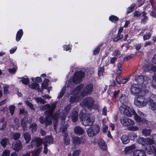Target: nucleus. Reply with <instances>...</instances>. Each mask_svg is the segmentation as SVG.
<instances>
[{"instance_id":"4c0bfd02","label":"nucleus","mask_w":156,"mask_h":156,"mask_svg":"<svg viewBox=\"0 0 156 156\" xmlns=\"http://www.w3.org/2000/svg\"><path fill=\"white\" fill-rule=\"evenodd\" d=\"M66 90V87L64 86L60 92L58 98H62L65 93Z\"/></svg>"},{"instance_id":"4be33fe9","label":"nucleus","mask_w":156,"mask_h":156,"mask_svg":"<svg viewBox=\"0 0 156 156\" xmlns=\"http://www.w3.org/2000/svg\"><path fill=\"white\" fill-rule=\"evenodd\" d=\"M137 142L140 144H141L144 147L146 145V139L142 137H139L136 140Z\"/></svg>"},{"instance_id":"f704fd0d","label":"nucleus","mask_w":156,"mask_h":156,"mask_svg":"<svg viewBox=\"0 0 156 156\" xmlns=\"http://www.w3.org/2000/svg\"><path fill=\"white\" fill-rule=\"evenodd\" d=\"M37 128V125L35 123H32L29 126V129L33 133L35 132Z\"/></svg>"},{"instance_id":"473e14b6","label":"nucleus","mask_w":156,"mask_h":156,"mask_svg":"<svg viewBox=\"0 0 156 156\" xmlns=\"http://www.w3.org/2000/svg\"><path fill=\"white\" fill-rule=\"evenodd\" d=\"M141 14L142 18L141 19V22L142 23H145L148 20V17L146 16V13L145 12H143Z\"/></svg>"},{"instance_id":"f03ea898","label":"nucleus","mask_w":156,"mask_h":156,"mask_svg":"<svg viewBox=\"0 0 156 156\" xmlns=\"http://www.w3.org/2000/svg\"><path fill=\"white\" fill-rule=\"evenodd\" d=\"M79 117L82 120V124L85 126H91L94 123V119L91 117L90 115H85L80 113L79 115Z\"/></svg>"},{"instance_id":"dca6fc26","label":"nucleus","mask_w":156,"mask_h":156,"mask_svg":"<svg viewBox=\"0 0 156 156\" xmlns=\"http://www.w3.org/2000/svg\"><path fill=\"white\" fill-rule=\"evenodd\" d=\"M98 144L99 147L103 150H106L107 149L106 144L104 141L101 138L98 140Z\"/></svg>"},{"instance_id":"f8f14e48","label":"nucleus","mask_w":156,"mask_h":156,"mask_svg":"<svg viewBox=\"0 0 156 156\" xmlns=\"http://www.w3.org/2000/svg\"><path fill=\"white\" fill-rule=\"evenodd\" d=\"M140 88L136 84H133L132 85L130 88V91L131 93L136 96L141 91Z\"/></svg>"},{"instance_id":"58836bf2","label":"nucleus","mask_w":156,"mask_h":156,"mask_svg":"<svg viewBox=\"0 0 156 156\" xmlns=\"http://www.w3.org/2000/svg\"><path fill=\"white\" fill-rule=\"evenodd\" d=\"M127 117L125 116H123L120 118V121L122 124L126 126L127 121Z\"/></svg>"},{"instance_id":"ddd939ff","label":"nucleus","mask_w":156,"mask_h":156,"mask_svg":"<svg viewBox=\"0 0 156 156\" xmlns=\"http://www.w3.org/2000/svg\"><path fill=\"white\" fill-rule=\"evenodd\" d=\"M134 117L135 120L138 123H142V124L147 125L149 124V121L143 118H140L136 114H135Z\"/></svg>"},{"instance_id":"bf43d9fd","label":"nucleus","mask_w":156,"mask_h":156,"mask_svg":"<svg viewBox=\"0 0 156 156\" xmlns=\"http://www.w3.org/2000/svg\"><path fill=\"white\" fill-rule=\"evenodd\" d=\"M10 151L9 150H5L2 154V156H9Z\"/></svg>"},{"instance_id":"20e7f679","label":"nucleus","mask_w":156,"mask_h":156,"mask_svg":"<svg viewBox=\"0 0 156 156\" xmlns=\"http://www.w3.org/2000/svg\"><path fill=\"white\" fill-rule=\"evenodd\" d=\"M134 79L135 81L141 86L142 88H145L148 83V81L146 77L142 76H136Z\"/></svg>"},{"instance_id":"864d4df0","label":"nucleus","mask_w":156,"mask_h":156,"mask_svg":"<svg viewBox=\"0 0 156 156\" xmlns=\"http://www.w3.org/2000/svg\"><path fill=\"white\" fill-rule=\"evenodd\" d=\"M127 121L126 126H132L134 124V122L131 119L127 118Z\"/></svg>"},{"instance_id":"0e129e2a","label":"nucleus","mask_w":156,"mask_h":156,"mask_svg":"<svg viewBox=\"0 0 156 156\" xmlns=\"http://www.w3.org/2000/svg\"><path fill=\"white\" fill-rule=\"evenodd\" d=\"M122 72V69H117L116 70V71H115V73L117 74V76H120L121 73Z\"/></svg>"},{"instance_id":"774afa93","label":"nucleus","mask_w":156,"mask_h":156,"mask_svg":"<svg viewBox=\"0 0 156 156\" xmlns=\"http://www.w3.org/2000/svg\"><path fill=\"white\" fill-rule=\"evenodd\" d=\"M100 50V48H99V46H98L97 48L94 51V55H96L98 54Z\"/></svg>"},{"instance_id":"6ab92c4d","label":"nucleus","mask_w":156,"mask_h":156,"mask_svg":"<svg viewBox=\"0 0 156 156\" xmlns=\"http://www.w3.org/2000/svg\"><path fill=\"white\" fill-rule=\"evenodd\" d=\"M135 148V145L134 144H133L130 146L126 147L125 149V153L126 154H131L133 152V150Z\"/></svg>"},{"instance_id":"39448f33","label":"nucleus","mask_w":156,"mask_h":156,"mask_svg":"<svg viewBox=\"0 0 156 156\" xmlns=\"http://www.w3.org/2000/svg\"><path fill=\"white\" fill-rule=\"evenodd\" d=\"M100 127L98 125H94L87 130V135L89 136H93L97 135L100 131Z\"/></svg>"},{"instance_id":"8fccbe9b","label":"nucleus","mask_w":156,"mask_h":156,"mask_svg":"<svg viewBox=\"0 0 156 156\" xmlns=\"http://www.w3.org/2000/svg\"><path fill=\"white\" fill-rule=\"evenodd\" d=\"M77 97L76 96L73 94L72 95L70 98V102L71 103H74L76 101Z\"/></svg>"},{"instance_id":"338daca9","label":"nucleus","mask_w":156,"mask_h":156,"mask_svg":"<svg viewBox=\"0 0 156 156\" xmlns=\"http://www.w3.org/2000/svg\"><path fill=\"white\" fill-rule=\"evenodd\" d=\"M80 152L79 150H76L73 154V156H79Z\"/></svg>"},{"instance_id":"7c9ffc66","label":"nucleus","mask_w":156,"mask_h":156,"mask_svg":"<svg viewBox=\"0 0 156 156\" xmlns=\"http://www.w3.org/2000/svg\"><path fill=\"white\" fill-rule=\"evenodd\" d=\"M151 130L150 129H144L142 130V133L145 136H149L151 133Z\"/></svg>"},{"instance_id":"f3484780","label":"nucleus","mask_w":156,"mask_h":156,"mask_svg":"<svg viewBox=\"0 0 156 156\" xmlns=\"http://www.w3.org/2000/svg\"><path fill=\"white\" fill-rule=\"evenodd\" d=\"M134 156H146V154L145 151L142 150H137L133 152Z\"/></svg>"},{"instance_id":"c03bdc74","label":"nucleus","mask_w":156,"mask_h":156,"mask_svg":"<svg viewBox=\"0 0 156 156\" xmlns=\"http://www.w3.org/2000/svg\"><path fill=\"white\" fill-rule=\"evenodd\" d=\"M83 85L81 84L76 87L75 89V90L74 92V94H77L80 90H81L83 88Z\"/></svg>"},{"instance_id":"cd10ccee","label":"nucleus","mask_w":156,"mask_h":156,"mask_svg":"<svg viewBox=\"0 0 156 156\" xmlns=\"http://www.w3.org/2000/svg\"><path fill=\"white\" fill-rule=\"evenodd\" d=\"M78 114L76 111H74L73 112L72 115V119L73 122H75L78 119Z\"/></svg>"},{"instance_id":"69168bd1","label":"nucleus","mask_w":156,"mask_h":156,"mask_svg":"<svg viewBox=\"0 0 156 156\" xmlns=\"http://www.w3.org/2000/svg\"><path fill=\"white\" fill-rule=\"evenodd\" d=\"M129 136L132 140H134L136 138L137 136L136 133H132L130 134Z\"/></svg>"},{"instance_id":"423d86ee","label":"nucleus","mask_w":156,"mask_h":156,"mask_svg":"<svg viewBox=\"0 0 156 156\" xmlns=\"http://www.w3.org/2000/svg\"><path fill=\"white\" fill-rule=\"evenodd\" d=\"M147 103V100L143 98L142 96H139L135 98L134 104L139 107H144L146 105Z\"/></svg>"},{"instance_id":"680f3d73","label":"nucleus","mask_w":156,"mask_h":156,"mask_svg":"<svg viewBox=\"0 0 156 156\" xmlns=\"http://www.w3.org/2000/svg\"><path fill=\"white\" fill-rule=\"evenodd\" d=\"M32 80L34 82H37L39 83L41 82V77H37L36 78H32Z\"/></svg>"},{"instance_id":"a18cd8bd","label":"nucleus","mask_w":156,"mask_h":156,"mask_svg":"<svg viewBox=\"0 0 156 156\" xmlns=\"http://www.w3.org/2000/svg\"><path fill=\"white\" fill-rule=\"evenodd\" d=\"M71 107V105L70 104H69L66 106L64 109V110L63 111H64V113L63 114H66L67 115L68 113L69 112Z\"/></svg>"},{"instance_id":"5fc2aeb1","label":"nucleus","mask_w":156,"mask_h":156,"mask_svg":"<svg viewBox=\"0 0 156 156\" xmlns=\"http://www.w3.org/2000/svg\"><path fill=\"white\" fill-rule=\"evenodd\" d=\"M156 68V67L153 66L151 64V63H147L145 64L143 66L144 68Z\"/></svg>"},{"instance_id":"5701e85b","label":"nucleus","mask_w":156,"mask_h":156,"mask_svg":"<svg viewBox=\"0 0 156 156\" xmlns=\"http://www.w3.org/2000/svg\"><path fill=\"white\" fill-rule=\"evenodd\" d=\"M0 144L2 147L5 148L6 146L9 144V139L8 138H3L0 142Z\"/></svg>"},{"instance_id":"49530a36","label":"nucleus","mask_w":156,"mask_h":156,"mask_svg":"<svg viewBox=\"0 0 156 156\" xmlns=\"http://www.w3.org/2000/svg\"><path fill=\"white\" fill-rule=\"evenodd\" d=\"M36 101L38 103L44 104L46 103V101L41 98H35Z\"/></svg>"},{"instance_id":"b1692460","label":"nucleus","mask_w":156,"mask_h":156,"mask_svg":"<svg viewBox=\"0 0 156 156\" xmlns=\"http://www.w3.org/2000/svg\"><path fill=\"white\" fill-rule=\"evenodd\" d=\"M121 139L124 144H126L130 141L128 136L126 135H123L121 137Z\"/></svg>"},{"instance_id":"9b49d317","label":"nucleus","mask_w":156,"mask_h":156,"mask_svg":"<svg viewBox=\"0 0 156 156\" xmlns=\"http://www.w3.org/2000/svg\"><path fill=\"white\" fill-rule=\"evenodd\" d=\"M143 148L145 150L148 154H151L153 153V151L154 154H156V147L152 146H151L148 144H146V145Z\"/></svg>"},{"instance_id":"3c124183","label":"nucleus","mask_w":156,"mask_h":156,"mask_svg":"<svg viewBox=\"0 0 156 156\" xmlns=\"http://www.w3.org/2000/svg\"><path fill=\"white\" fill-rule=\"evenodd\" d=\"M26 104L30 107L32 110H34L35 108L34 107V105L29 101L27 100L25 101Z\"/></svg>"},{"instance_id":"2f4dec72","label":"nucleus","mask_w":156,"mask_h":156,"mask_svg":"<svg viewBox=\"0 0 156 156\" xmlns=\"http://www.w3.org/2000/svg\"><path fill=\"white\" fill-rule=\"evenodd\" d=\"M42 150V148H39L36 150L33 151L32 152L31 156H39Z\"/></svg>"},{"instance_id":"0eeeda50","label":"nucleus","mask_w":156,"mask_h":156,"mask_svg":"<svg viewBox=\"0 0 156 156\" xmlns=\"http://www.w3.org/2000/svg\"><path fill=\"white\" fill-rule=\"evenodd\" d=\"M84 73L82 71H79L76 72L73 78V82L75 84L79 83L84 77Z\"/></svg>"},{"instance_id":"4468645a","label":"nucleus","mask_w":156,"mask_h":156,"mask_svg":"<svg viewBox=\"0 0 156 156\" xmlns=\"http://www.w3.org/2000/svg\"><path fill=\"white\" fill-rule=\"evenodd\" d=\"M62 134L64 136V142L65 145H68L70 142L69 138L68 137V134L67 133L66 129L63 128L62 130Z\"/></svg>"},{"instance_id":"393cba45","label":"nucleus","mask_w":156,"mask_h":156,"mask_svg":"<svg viewBox=\"0 0 156 156\" xmlns=\"http://www.w3.org/2000/svg\"><path fill=\"white\" fill-rule=\"evenodd\" d=\"M23 32L22 29L20 30L17 32L16 36V40L18 42L20 41L23 35Z\"/></svg>"},{"instance_id":"a211bd4d","label":"nucleus","mask_w":156,"mask_h":156,"mask_svg":"<svg viewBox=\"0 0 156 156\" xmlns=\"http://www.w3.org/2000/svg\"><path fill=\"white\" fill-rule=\"evenodd\" d=\"M136 114L133 109H130V108L128 107V108H126V111L125 112L124 115L128 116H131L132 115H135Z\"/></svg>"},{"instance_id":"052dcab7","label":"nucleus","mask_w":156,"mask_h":156,"mask_svg":"<svg viewBox=\"0 0 156 156\" xmlns=\"http://www.w3.org/2000/svg\"><path fill=\"white\" fill-rule=\"evenodd\" d=\"M123 37V35L122 34H118V36L117 37L113 39L114 41L115 42H117L119 40L122 39Z\"/></svg>"},{"instance_id":"e2e57ef3","label":"nucleus","mask_w":156,"mask_h":156,"mask_svg":"<svg viewBox=\"0 0 156 156\" xmlns=\"http://www.w3.org/2000/svg\"><path fill=\"white\" fill-rule=\"evenodd\" d=\"M36 138L32 140L31 143V145L32 147H33L35 146H36Z\"/></svg>"},{"instance_id":"79ce46f5","label":"nucleus","mask_w":156,"mask_h":156,"mask_svg":"<svg viewBox=\"0 0 156 156\" xmlns=\"http://www.w3.org/2000/svg\"><path fill=\"white\" fill-rule=\"evenodd\" d=\"M21 81L23 84L26 85H27L29 83V80L28 78L27 77H22L21 78Z\"/></svg>"},{"instance_id":"bb28decb","label":"nucleus","mask_w":156,"mask_h":156,"mask_svg":"<svg viewBox=\"0 0 156 156\" xmlns=\"http://www.w3.org/2000/svg\"><path fill=\"white\" fill-rule=\"evenodd\" d=\"M73 143L75 144L78 145L82 144L83 143V142L79 137H75L73 138Z\"/></svg>"},{"instance_id":"09e8293b","label":"nucleus","mask_w":156,"mask_h":156,"mask_svg":"<svg viewBox=\"0 0 156 156\" xmlns=\"http://www.w3.org/2000/svg\"><path fill=\"white\" fill-rule=\"evenodd\" d=\"M135 6V4L132 5L130 7H129L128 8L126 12L128 14L132 12Z\"/></svg>"},{"instance_id":"412c9836","label":"nucleus","mask_w":156,"mask_h":156,"mask_svg":"<svg viewBox=\"0 0 156 156\" xmlns=\"http://www.w3.org/2000/svg\"><path fill=\"white\" fill-rule=\"evenodd\" d=\"M28 122L27 120H25L24 119H23L21 120V124L22 126L23 130L24 132H25L27 130V126L28 124Z\"/></svg>"},{"instance_id":"37998d69","label":"nucleus","mask_w":156,"mask_h":156,"mask_svg":"<svg viewBox=\"0 0 156 156\" xmlns=\"http://www.w3.org/2000/svg\"><path fill=\"white\" fill-rule=\"evenodd\" d=\"M152 31H150L148 33L147 32L143 36V39L145 41L149 39L151 37Z\"/></svg>"},{"instance_id":"c756f323","label":"nucleus","mask_w":156,"mask_h":156,"mask_svg":"<svg viewBox=\"0 0 156 156\" xmlns=\"http://www.w3.org/2000/svg\"><path fill=\"white\" fill-rule=\"evenodd\" d=\"M53 143V138L51 137L48 136H46L44 144L46 143L47 144H50Z\"/></svg>"},{"instance_id":"c85d7f7f","label":"nucleus","mask_w":156,"mask_h":156,"mask_svg":"<svg viewBox=\"0 0 156 156\" xmlns=\"http://www.w3.org/2000/svg\"><path fill=\"white\" fill-rule=\"evenodd\" d=\"M23 135L26 141V143H28L31 140V135L28 133H23Z\"/></svg>"},{"instance_id":"1a4fd4ad","label":"nucleus","mask_w":156,"mask_h":156,"mask_svg":"<svg viewBox=\"0 0 156 156\" xmlns=\"http://www.w3.org/2000/svg\"><path fill=\"white\" fill-rule=\"evenodd\" d=\"M12 148L15 151L18 152L21 150L23 148V146L20 140L14 141L12 143Z\"/></svg>"},{"instance_id":"72a5a7b5","label":"nucleus","mask_w":156,"mask_h":156,"mask_svg":"<svg viewBox=\"0 0 156 156\" xmlns=\"http://www.w3.org/2000/svg\"><path fill=\"white\" fill-rule=\"evenodd\" d=\"M51 106L52 105H51V106L49 104H46L40 107V109L42 111H44L47 109H48V110H49L51 108Z\"/></svg>"},{"instance_id":"a878e982","label":"nucleus","mask_w":156,"mask_h":156,"mask_svg":"<svg viewBox=\"0 0 156 156\" xmlns=\"http://www.w3.org/2000/svg\"><path fill=\"white\" fill-rule=\"evenodd\" d=\"M19 120L16 117L14 119V123L12 124L13 128L17 129L20 126V123L19 122Z\"/></svg>"},{"instance_id":"f257e3e1","label":"nucleus","mask_w":156,"mask_h":156,"mask_svg":"<svg viewBox=\"0 0 156 156\" xmlns=\"http://www.w3.org/2000/svg\"><path fill=\"white\" fill-rule=\"evenodd\" d=\"M56 103L52 104V106L49 110H47L44 112V114L46 115L44 118L43 116H41L39 118V120L42 124H45L46 127L51 125L53 119V113L56 108Z\"/></svg>"},{"instance_id":"aec40b11","label":"nucleus","mask_w":156,"mask_h":156,"mask_svg":"<svg viewBox=\"0 0 156 156\" xmlns=\"http://www.w3.org/2000/svg\"><path fill=\"white\" fill-rule=\"evenodd\" d=\"M67 116V114H62V115L60 117L61 119V124H62L63 128L62 129H61L60 131L61 132H62V130L63 128L66 129V124H65V120Z\"/></svg>"},{"instance_id":"2eb2a0df","label":"nucleus","mask_w":156,"mask_h":156,"mask_svg":"<svg viewBox=\"0 0 156 156\" xmlns=\"http://www.w3.org/2000/svg\"><path fill=\"white\" fill-rule=\"evenodd\" d=\"M74 132L75 133L78 135L83 134L84 133V129L80 126H76L74 129Z\"/></svg>"},{"instance_id":"de8ad7c7","label":"nucleus","mask_w":156,"mask_h":156,"mask_svg":"<svg viewBox=\"0 0 156 156\" xmlns=\"http://www.w3.org/2000/svg\"><path fill=\"white\" fill-rule=\"evenodd\" d=\"M152 86L156 88V74H154L152 76Z\"/></svg>"},{"instance_id":"c9c22d12","label":"nucleus","mask_w":156,"mask_h":156,"mask_svg":"<svg viewBox=\"0 0 156 156\" xmlns=\"http://www.w3.org/2000/svg\"><path fill=\"white\" fill-rule=\"evenodd\" d=\"M126 108H128V106L124 105H122L120 106L119 109L121 114H124L126 111Z\"/></svg>"},{"instance_id":"6e6552de","label":"nucleus","mask_w":156,"mask_h":156,"mask_svg":"<svg viewBox=\"0 0 156 156\" xmlns=\"http://www.w3.org/2000/svg\"><path fill=\"white\" fill-rule=\"evenodd\" d=\"M93 86L92 84H87L84 88V90L81 93V95L83 96L90 94L93 91Z\"/></svg>"},{"instance_id":"603ef678","label":"nucleus","mask_w":156,"mask_h":156,"mask_svg":"<svg viewBox=\"0 0 156 156\" xmlns=\"http://www.w3.org/2000/svg\"><path fill=\"white\" fill-rule=\"evenodd\" d=\"M15 108L16 107L14 105H11L9 106L10 112L12 115H13Z\"/></svg>"},{"instance_id":"13d9d810","label":"nucleus","mask_w":156,"mask_h":156,"mask_svg":"<svg viewBox=\"0 0 156 156\" xmlns=\"http://www.w3.org/2000/svg\"><path fill=\"white\" fill-rule=\"evenodd\" d=\"M146 143H147L148 144H149V145H150L154 144V141L153 140V138L152 139L149 138H146Z\"/></svg>"},{"instance_id":"ea45409f","label":"nucleus","mask_w":156,"mask_h":156,"mask_svg":"<svg viewBox=\"0 0 156 156\" xmlns=\"http://www.w3.org/2000/svg\"><path fill=\"white\" fill-rule=\"evenodd\" d=\"M39 86V84L35 82H34V83H32V84L30 85L31 88L33 89H37L38 91H41L40 88L38 87Z\"/></svg>"},{"instance_id":"4d7b16f0","label":"nucleus","mask_w":156,"mask_h":156,"mask_svg":"<svg viewBox=\"0 0 156 156\" xmlns=\"http://www.w3.org/2000/svg\"><path fill=\"white\" fill-rule=\"evenodd\" d=\"M36 146L38 147L41 145L42 143V140L39 138H36Z\"/></svg>"},{"instance_id":"6e6d98bb","label":"nucleus","mask_w":156,"mask_h":156,"mask_svg":"<svg viewBox=\"0 0 156 156\" xmlns=\"http://www.w3.org/2000/svg\"><path fill=\"white\" fill-rule=\"evenodd\" d=\"M109 19L111 21L114 22L115 21H117L119 19V18L116 16L113 15L109 17Z\"/></svg>"},{"instance_id":"a19ab883","label":"nucleus","mask_w":156,"mask_h":156,"mask_svg":"<svg viewBox=\"0 0 156 156\" xmlns=\"http://www.w3.org/2000/svg\"><path fill=\"white\" fill-rule=\"evenodd\" d=\"M20 136V133H13L11 137L14 140H18Z\"/></svg>"},{"instance_id":"7ed1b4c3","label":"nucleus","mask_w":156,"mask_h":156,"mask_svg":"<svg viewBox=\"0 0 156 156\" xmlns=\"http://www.w3.org/2000/svg\"><path fill=\"white\" fill-rule=\"evenodd\" d=\"M94 99L90 97H86L81 102L82 106L91 109L94 104Z\"/></svg>"},{"instance_id":"9d476101","label":"nucleus","mask_w":156,"mask_h":156,"mask_svg":"<svg viewBox=\"0 0 156 156\" xmlns=\"http://www.w3.org/2000/svg\"><path fill=\"white\" fill-rule=\"evenodd\" d=\"M150 102L149 108L152 110L156 109V96L153 95L150 96L149 100Z\"/></svg>"},{"instance_id":"e433bc0d","label":"nucleus","mask_w":156,"mask_h":156,"mask_svg":"<svg viewBox=\"0 0 156 156\" xmlns=\"http://www.w3.org/2000/svg\"><path fill=\"white\" fill-rule=\"evenodd\" d=\"M119 100L122 103H126L128 101V98L125 95H122L120 97Z\"/></svg>"}]
</instances>
